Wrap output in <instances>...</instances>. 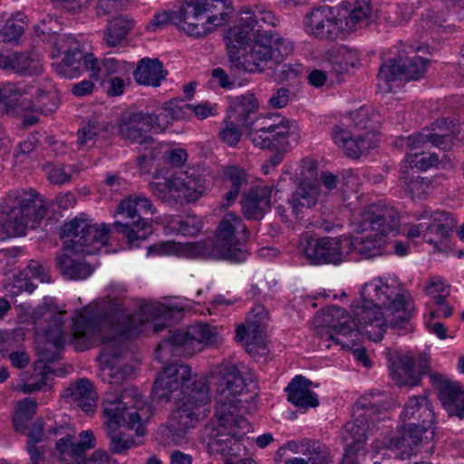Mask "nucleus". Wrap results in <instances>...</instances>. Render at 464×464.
I'll return each instance as SVG.
<instances>
[{
	"instance_id": "nucleus-1",
	"label": "nucleus",
	"mask_w": 464,
	"mask_h": 464,
	"mask_svg": "<svg viewBox=\"0 0 464 464\" xmlns=\"http://www.w3.org/2000/svg\"><path fill=\"white\" fill-rule=\"evenodd\" d=\"M414 309L412 297L401 285L375 279L365 284L361 299L353 302V317L338 305L325 306L323 315L324 323L338 334L346 336L363 331L370 340L380 342L387 326L404 328Z\"/></svg>"
},
{
	"instance_id": "nucleus-2",
	"label": "nucleus",
	"mask_w": 464,
	"mask_h": 464,
	"mask_svg": "<svg viewBox=\"0 0 464 464\" xmlns=\"http://www.w3.org/2000/svg\"><path fill=\"white\" fill-rule=\"evenodd\" d=\"M162 305L146 304L136 314L126 313L115 300H103L75 312L72 317L70 344L77 352L89 350L100 343H110L117 337L139 334L145 322L165 315Z\"/></svg>"
},
{
	"instance_id": "nucleus-3",
	"label": "nucleus",
	"mask_w": 464,
	"mask_h": 464,
	"mask_svg": "<svg viewBox=\"0 0 464 464\" xmlns=\"http://www.w3.org/2000/svg\"><path fill=\"white\" fill-rule=\"evenodd\" d=\"M217 388V422L205 428L206 449L210 455L235 456L240 450V439L250 430L249 421L237 412L236 397L246 388L237 366L225 362L218 367Z\"/></svg>"
},
{
	"instance_id": "nucleus-4",
	"label": "nucleus",
	"mask_w": 464,
	"mask_h": 464,
	"mask_svg": "<svg viewBox=\"0 0 464 464\" xmlns=\"http://www.w3.org/2000/svg\"><path fill=\"white\" fill-rule=\"evenodd\" d=\"M102 414L106 435L110 440V451L126 454L136 444L130 435L121 431V428L134 430L137 435H144V424L151 416V409L137 389H124L119 395L107 396L103 400Z\"/></svg>"
},
{
	"instance_id": "nucleus-5",
	"label": "nucleus",
	"mask_w": 464,
	"mask_h": 464,
	"mask_svg": "<svg viewBox=\"0 0 464 464\" xmlns=\"http://www.w3.org/2000/svg\"><path fill=\"white\" fill-rule=\"evenodd\" d=\"M259 102L255 93H246L229 98L227 116L233 121L239 122L247 130V137L252 143L260 149L285 150L288 145L290 130L294 121L282 119L278 123L264 120L259 122L257 113Z\"/></svg>"
},
{
	"instance_id": "nucleus-6",
	"label": "nucleus",
	"mask_w": 464,
	"mask_h": 464,
	"mask_svg": "<svg viewBox=\"0 0 464 464\" xmlns=\"http://www.w3.org/2000/svg\"><path fill=\"white\" fill-rule=\"evenodd\" d=\"M250 231L243 219L235 213H227L218 222L213 240L188 243L184 249L191 258H210L243 262L247 257L245 245Z\"/></svg>"
},
{
	"instance_id": "nucleus-7",
	"label": "nucleus",
	"mask_w": 464,
	"mask_h": 464,
	"mask_svg": "<svg viewBox=\"0 0 464 464\" xmlns=\"http://www.w3.org/2000/svg\"><path fill=\"white\" fill-rule=\"evenodd\" d=\"M402 424L398 434L385 445L382 459L391 457L389 450H402L407 455L415 454L414 449L434 437L435 414L432 404L425 396H413L406 402L401 414Z\"/></svg>"
},
{
	"instance_id": "nucleus-8",
	"label": "nucleus",
	"mask_w": 464,
	"mask_h": 464,
	"mask_svg": "<svg viewBox=\"0 0 464 464\" xmlns=\"http://www.w3.org/2000/svg\"><path fill=\"white\" fill-rule=\"evenodd\" d=\"M0 208V227L7 237L24 236L28 227L35 229L46 212L39 194L25 189L10 190Z\"/></svg>"
},
{
	"instance_id": "nucleus-9",
	"label": "nucleus",
	"mask_w": 464,
	"mask_h": 464,
	"mask_svg": "<svg viewBox=\"0 0 464 464\" xmlns=\"http://www.w3.org/2000/svg\"><path fill=\"white\" fill-rule=\"evenodd\" d=\"M397 371L405 378L404 384L418 385L424 374H429L430 381L439 390V398L449 416L464 417V392L458 382H453L439 373H430L428 357L420 354L416 360L410 355H402L397 361Z\"/></svg>"
},
{
	"instance_id": "nucleus-10",
	"label": "nucleus",
	"mask_w": 464,
	"mask_h": 464,
	"mask_svg": "<svg viewBox=\"0 0 464 464\" xmlns=\"http://www.w3.org/2000/svg\"><path fill=\"white\" fill-rule=\"evenodd\" d=\"M256 39L237 52L232 48L229 62L232 66L247 72H262L269 63H281L285 56L294 50V44L268 30L266 37Z\"/></svg>"
},
{
	"instance_id": "nucleus-11",
	"label": "nucleus",
	"mask_w": 464,
	"mask_h": 464,
	"mask_svg": "<svg viewBox=\"0 0 464 464\" xmlns=\"http://www.w3.org/2000/svg\"><path fill=\"white\" fill-rule=\"evenodd\" d=\"M383 411V405L372 402L365 397L356 401L353 407V420L348 421L343 427V440L346 447L342 464H361L359 453L363 451L368 435L375 422L381 420L380 415Z\"/></svg>"
},
{
	"instance_id": "nucleus-12",
	"label": "nucleus",
	"mask_w": 464,
	"mask_h": 464,
	"mask_svg": "<svg viewBox=\"0 0 464 464\" xmlns=\"http://www.w3.org/2000/svg\"><path fill=\"white\" fill-rule=\"evenodd\" d=\"M155 208L152 202L143 196H130L123 198L117 207L116 214L120 217L112 227L127 239L130 246L145 240L151 233L150 217Z\"/></svg>"
},
{
	"instance_id": "nucleus-13",
	"label": "nucleus",
	"mask_w": 464,
	"mask_h": 464,
	"mask_svg": "<svg viewBox=\"0 0 464 464\" xmlns=\"http://www.w3.org/2000/svg\"><path fill=\"white\" fill-rule=\"evenodd\" d=\"M218 328L208 324L198 323L187 330H169V334L158 344V358L166 356H191L200 352L203 345H216Z\"/></svg>"
},
{
	"instance_id": "nucleus-14",
	"label": "nucleus",
	"mask_w": 464,
	"mask_h": 464,
	"mask_svg": "<svg viewBox=\"0 0 464 464\" xmlns=\"http://www.w3.org/2000/svg\"><path fill=\"white\" fill-rule=\"evenodd\" d=\"M65 311L54 312L48 308H41L34 311L33 320L37 331L42 330L44 342L38 344L37 353L39 362H44L43 366V374H54L48 363H52L61 359L62 350L65 343V334L63 331V315Z\"/></svg>"
},
{
	"instance_id": "nucleus-15",
	"label": "nucleus",
	"mask_w": 464,
	"mask_h": 464,
	"mask_svg": "<svg viewBox=\"0 0 464 464\" xmlns=\"http://www.w3.org/2000/svg\"><path fill=\"white\" fill-rule=\"evenodd\" d=\"M109 232L107 225L103 224L99 227L82 213L61 226L60 238L67 250L92 254V250L85 247L92 246L94 243L105 245L109 239Z\"/></svg>"
},
{
	"instance_id": "nucleus-16",
	"label": "nucleus",
	"mask_w": 464,
	"mask_h": 464,
	"mask_svg": "<svg viewBox=\"0 0 464 464\" xmlns=\"http://www.w3.org/2000/svg\"><path fill=\"white\" fill-rule=\"evenodd\" d=\"M59 53L64 54L62 61L54 64L57 74L65 78H76L83 67L91 72L92 78H98L101 65L92 53L84 54L81 44L71 35H59L54 43Z\"/></svg>"
},
{
	"instance_id": "nucleus-17",
	"label": "nucleus",
	"mask_w": 464,
	"mask_h": 464,
	"mask_svg": "<svg viewBox=\"0 0 464 464\" xmlns=\"http://www.w3.org/2000/svg\"><path fill=\"white\" fill-rule=\"evenodd\" d=\"M298 186L288 200L292 213L297 219L304 218V211L317 204L319 198L318 163L305 158L297 174Z\"/></svg>"
},
{
	"instance_id": "nucleus-18",
	"label": "nucleus",
	"mask_w": 464,
	"mask_h": 464,
	"mask_svg": "<svg viewBox=\"0 0 464 464\" xmlns=\"http://www.w3.org/2000/svg\"><path fill=\"white\" fill-rule=\"evenodd\" d=\"M400 224L401 217L395 208L377 203L362 211L358 221L357 232L375 233L385 238L390 233H396Z\"/></svg>"
},
{
	"instance_id": "nucleus-19",
	"label": "nucleus",
	"mask_w": 464,
	"mask_h": 464,
	"mask_svg": "<svg viewBox=\"0 0 464 464\" xmlns=\"http://www.w3.org/2000/svg\"><path fill=\"white\" fill-rule=\"evenodd\" d=\"M358 61L357 53L343 44H334L321 57V88L331 86L343 81L349 67Z\"/></svg>"
},
{
	"instance_id": "nucleus-20",
	"label": "nucleus",
	"mask_w": 464,
	"mask_h": 464,
	"mask_svg": "<svg viewBox=\"0 0 464 464\" xmlns=\"http://www.w3.org/2000/svg\"><path fill=\"white\" fill-rule=\"evenodd\" d=\"M190 376L191 370L188 365L178 362L167 364L154 381L151 389L153 399L167 402L176 398L175 395L188 385Z\"/></svg>"
},
{
	"instance_id": "nucleus-21",
	"label": "nucleus",
	"mask_w": 464,
	"mask_h": 464,
	"mask_svg": "<svg viewBox=\"0 0 464 464\" xmlns=\"http://www.w3.org/2000/svg\"><path fill=\"white\" fill-rule=\"evenodd\" d=\"M429 63L428 59L417 54L411 57L400 55L380 66L378 80L386 84L397 80H418L426 72Z\"/></svg>"
},
{
	"instance_id": "nucleus-22",
	"label": "nucleus",
	"mask_w": 464,
	"mask_h": 464,
	"mask_svg": "<svg viewBox=\"0 0 464 464\" xmlns=\"http://www.w3.org/2000/svg\"><path fill=\"white\" fill-rule=\"evenodd\" d=\"M266 32L261 24H258V19L252 11H244L236 24L226 32L225 40L228 57L231 58V47L237 49V52H242L243 48L255 40L266 37Z\"/></svg>"
},
{
	"instance_id": "nucleus-23",
	"label": "nucleus",
	"mask_w": 464,
	"mask_h": 464,
	"mask_svg": "<svg viewBox=\"0 0 464 464\" xmlns=\"http://www.w3.org/2000/svg\"><path fill=\"white\" fill-rule=\"evenodd\" d=\"M456 135L455 130L440 127L438 132L427 131L401 137L395 144L399 147L408 148L415 155L420 154L418 150L421 148L436 147L442 150H448L452 147Z\"/></svg>"
},
{
	"instance_id": "nucleus-24",
	"label": "nucleus",
	"mask_w": 464,
	"mask_h": 464,
	"mask_svg": "<svg viewBox=\"0 0 464 464\" xmlns=\"http://www.w3.org/2000/svg\"><path fill=\"white\" fill-rule=\"evenodd\" d=\"M201 407L192 401L179 398L177 408L169 420V430L177 440L184 439L190 429L196 427L201 414Z\"/></svg>"
},
{
	"instance_id": "nucleus-25",
	"label": "nucleus",
	"mask_w": 464,
	"mask_h": 464,
	"mask_svg": "<svg viewBox=\"0 0 464 464\" xmlns=\"http://www.w3.org/2000/svg\"><path fill=\"white\" fill-rule=\"evenodd\" d=\"M150 130L144 111H128L121 115L119 133L122 139L140 145H150L154 142Z\"/></svg>"
},
{
	"instance_id": "nucleus-26",
	"label": "nucleus",
	"mask_w": 464,
	"mask_h": 464,
	"mask_svg": "<svg viewBox=\"0 0 464 464\" xmlns=\"http://www.w3.org/2000/svg\"><path fill=\"white\" fill-rule=\"evenodd\" d=\"M333 140L343 149L345 155L352 159L360 158L376 146L374 135L371 131L354 134L348 130L338 128L333 133Z\"/></svg>"
},
{
	"instance_id": "nucleus-27",
	"label": "nucleus",
	"mask_w": 464,
	"mask_h": 464,
	"mask_svg": "<svg viewBox=\"0 0 464 464\" xmlns=\"http://www.w3.org/2000/svg\"><path fill=\"white\" fill-rule=\"evenodd\" d=\"M273 188L256 186L244 193L241 200L244 216L250 220H261L271 207Z\"/></svg>"
},
{
	"instance_id": "nucleus-28",
	"label": "nucleus",
	"mask_w": 464,
	"mask_h": 464,
	"mask_svg": "<svg viewBox=\"0 0 464 464\" xmlns=\"http://www.w3.org/2000/svg\"><path fill=\"white\" fill-rule=\"evenodd\" d=\"M424 224L423 237L428 243L437 246L450 237L457 226V220L450 213L441 210L431 213L429 221Z\"/></svg>"
},
{
	"instance_id": "nucleus-29",
	"label": "nucleus",
	"mask_w": 464,
	"mask_h": 464,
	"mask_svg": "<svg viewBox=\"0 0 464 464\" xmlns=\"http://www.w3.org/2000/svg\"><path fill=\"white\" fill-rule=\"evenodd\" d=\"M222 181L227 191L222 198L221 208H227L236 202L241 189L248 184V175L243 168L228 165L223 168Z\"/></svg>"
},
{
	"instance_id": "nucleus-30",
	"label": "nucleus",
	"mask_w": 464,
	"mask_h": 464,
	"mask_svg": "<svg viewBox=\"0 0 464 464\" xmlns=\"http://www.w3.org/2000/svg\"><path fill=\"white\" fill-rule=\"evenodd\" d=\"M0 69L10 70L20 75H39L43 72L41 60L28 53H0Z\"/></svg>"
},
{
	"instance_id": "nucleus-31",
	"label": "nucleus",
	"mask_w": 464,
	"mask_h": 464,
	"mask_svg": "<svg viewBox=\"0 0 464 464\" xmlns=\"http://www.w3.org/2000/svg\"><path fill=\"white\" fill-rule=\"evenodd\" d=\"M312 382L303 375L294 377L285 388L287 401L294 406L307 410L319 405L314 392L310 390Z\"/></svg>"
},
{
	"instance_id": "nucleus-32",
	"label": "nucleus",
	"mask_w": 464,
	"mask_h": 464,
	"mask_svg": "<svg viewBox=\"0 0 464 464\" xmlns=\"http://www.w3.org/2000/svg\"><path fill=\"white\" fill-rule=\"evenodd\" d=\"M63 397L75 402L83 411L92 412L96 408L97 392L92 383L85 378L80 379L63 390Z\"/></svg>"
},
{
	"instance_id": "nucleus-33",
	"label": "nucleus",
	"mask_w": 464,
	"mask_h": 464,
	"mask_svg": "<svg viewBox=\"0 0 464 464\" xmlns=\"http://www.w3.org/2000/svg\"><path fill=\"white\" fill-rule=\"evenodd\" d=\"M176 186L180 192V204L197 201L205 191V179L196 170L176 173Z\"/></svg>"
},
{
	"instance_id": "nucleus-34",
	"label": "nucleus",
	"mask_w": 464,
	"mask_h": 464,
	"mask_svg": "<svg viewBox=\"0 0 464 464\" xmlns=\"http://www.w3.org/2000/svg\"><path fill=\"white\" fill-rule=\"evenodd\" d=\"M321 4V37L327 40L337 38L344 29L345 20L342 15L339 5H332L328 2L333 0H323Z\"/></svg>"
},
{
	"instance_id": "nucleus-35",
	"label": "nucleus",
	"mask_w": 464,
	"mask_h": 464,
	"mask_svg": "<svg viewBox=\"0 0 464 464\" xmlns=\"http://www.w3.org/2000/svg\"><path fill=\"white\" fill-rule=\"evenodd\" d=\"M48 434L61 436L55 443V450L59 453V457L62 460L67 463L76 464L78 459H81L82 453L77 449L76 440L69 426H54L48 430Z\"/></svg>"
},
{
	"instance_id": "nucleus-36",
	"label": "nucleus",
	"mask_w": 464,
	"mask_h": 464,
	"mask_svg": "<svg viewBox=\"0 0 464 464\" xmlns=\"http://www.w3.org/2000/svg\"><path fill=\"white\" fill-rule=\"evenodd\" d=\"M342 15L345 20V27L355 30L358 24L366 22L372 12L371 0L337 1Z\"/></svg>"
},
{
	"instance_id": "nucleus-37",
	"label": "nucleus",
	"mask_w": 464,
	"mask_h": 464,
	"mask_svg": "<svg viewBox=\"0 0 464 464\" xmlns=\"http://www.w3.org/2000/svg\"><path fill=\"white\" fill-rule=\"evenodd\" d=\"M167 72L159 59H141L133 72L135 81L139 84L158 87L166 78Z\"/></svg>"
},
{
	"instance_id": "nucleus-38",
	"label": "nucleus",
	"mask_w": 464,
	"mask_h": 464,
	"mask_svg": "<svg viewBox=\"0 0 464 464\" xmlns=\"http://www.w3.org/2000/svg\"><path fill=\"white\" fill-rule=\"evenodd\" d=\"M135 22L128 15H118L109 21L104 30V39L109 46L120 45L133 28Z\"/></svg>"
},
{
	"instance_id": "nucleus-39",
	"label": "nucleus",
	"mask_w": 464,
	"mask_h": 464,
	"mask_svg": "<svg viewBox=\"0 0 464 464\" xmlns=\"http://www.w3.org/2000/svg\"><path fill=\"white\" fill-rule=\"evenodd\" d=\"M23 93H28V92L25 89L22 90L20 85L9 83L0 87V103H4L6 106L8 112L15 114L27 111H37L38 108L33 102L28 101L26 104H24V102H21L16 98L17 95H22Z\"/></svg>"
},
{
	"instance_id": "nucleus-40",
	"label": "nucleus",
	"mask_w": 464,
	"mask_h": 464,
	"mask_svg": "<svg viewBox=\"0 0 464 464\" xmlns=\"http://www.w3.org/2000/svg\"><path fill=\"white\" fill-rule=\"evenodd\" d=\"M56 266L63 276L72 280L85 279L93 271L85 261L74 259L66 254L56 257Z\"/></svg>"
},
{
	"instance_id": "nucleus-41",
	"label": "nucleus",
	"mask_w": 464,
	"mask_h": 464,
	"mask_svg": "<svg viewBox=\"0 0 464 464\" xmlns=\"http://www.w3.org/2000/svg\"><path fill=\"white\" fill-rule=\"evenodd\" d=\"M187 384L181 392L177 394L178 397L182 395L180 398L192 401L199 406H205L209 402V387L205 377L191 375Z\"/></svg>"
},
{
	"instance_id": "nucleus-42",
	"label": "nucleus",
	"mask_w": 464,
	"mask_h": 464,
	"mask_svg": "<svg viewBox=\"0 0 464 464\" xmlns=\"http://www.w3.org/2000/svg\"><path fill=\"white\" fill-rule=\"evenodd\" d=\"M299 252L310 265H319V233L314 223L306 226L301 234Z\"/></svg>"
},
{
	"instance_id": "nucleus-43",
	"label": "nucleus",
	"mask_w": 464,
	"mask_h": 464,
	"mask_svg": "<svg viewBox=\"0 0 464 464\" xmlns=\"http://www.w3.org/2000/svg\"><path fill=\"white\" fill-rule=\"evenodd\" d=\"M385 243L384 237L370 232L366 236L354 237L351 241L353 248L365 258L382 255Z\"/></svg>"
},
{
	"instance_id": "nucleus-44",
	"label": "nucleus",
	"mask_w": 464,
	"mask_h": 464,
	"mask_svg": "<svg viewBox=\"0 0 464 464\" xmlns=\"http://www.w3.org/2000/svg\"><path fill=\"white\" fill-rule=\"evenodd\" d=\"M205 22L213 31L227 22L232 5L229 0H207L205 1Z\"/></svg>"
},
{
	"instance_id": "nucleus-45",
	"label": "nucleus",
	"mask_w": 464,
	"mask_h": 464,
	"mask_svg": "<svg viewBox=\"0 0 464 464\" xmlns=\"http://www.w3.org/2000/svg\"><path fill=\"white\" fill-rule=\"evenodd\" d=\"M150 191L162 202L174 206L180 204V192L176 186V176L162 181L150 182L149 184Z\"/></svg>"
},
{
	"instance_id": "nucleus-46",
	"label": "nucleus",
	"mask_w": 464,
	"mask_h": 464,
	"mask_svg": "<svg viewBox=\"0 0 464 464\" xmlns=\"http://www.w3.org/2000/svg\"><path fill=\"white\" fill-rule=\"evenodd\" d=\"M342 239L338 237H321V263L338 264L343 260Z\"/></svg>"
},
{
	"instance_id": "nucleus-47",
	"label": "nucleus",
	"mask_w": 464,
	"mask_h": 464,
	"mask_svg": "<svg viewBox=\"0 0 464 464\" xmlns=\"http://www.w3.org/2000/svg\"><path fill=\"white\" fill-rule=\"evenodd\" d=\"M36 403L30 400H24L18 402L13 417L14 430L18 432H24L36 412Z\"/></svg>"
},
{
	"instance_id": "nucleus-48",
	"label": "nucleus",
	"mask_w": 464,
	"mask_h": 464,
	"mask_svg": "<svg viewBox=\"0 0 464 464\" xmlns=\"http://www.w3.org/2000/svg\"><path fill=\"white\" fill-rule=\"evenodd\" d=\"M24 18L25 15L17 13L5 22L1 29L3 42H14L20 38L26 25Z\"/></svg>"
},
{
	"instance_id": "nucleus-49",
	"label": "nucleus",
	"mask_w": 464,
	"mask_h": 464,
	"mask_svg": "<svg viewBox=\"0 0 464 464\" xmlns=\"http://www.w3.org/2000/svg\"><path fill=\"white\" fill-rule=\"evenodd\" d=\"M148 128L156 133H161L174 121L170 111L166 109V102L156 112H145Z\"/></svg>"
},
{
	"instance_id": "nucleus-50",
	"label": "nucleus",
	"mask_w": 464,
	"mask_h": 464,
	"mask_svg": "<svg viewBox=\"0 0 464 464\" xmlns=\"http://www.w3.org/2000/svg\"><path fill=\"white\" fill-rule=\"evenodd\" d=\"M243 125L239 122L233 121L229 116H227L223 121V127L219 131L220 140L231 147L238 144L243 135Z\"/></svg>"
},
{
	"instance_id": "nucleus-51",
	"label": "nucleus",
	"mask_w": 464,
	"mask_h": 464,
	"mask_svg": "<svg viewBox=\"0 0 464 464\" xmlns=\"http://www.w3.org/2000/svg\"><path fill=\"white\" fill-rule=\"evenodd\" d=\"M99 135V129L95 120H89L77 131V146L78 150L90 149L93 147Z\"/></svg>"
},
{
	"instance_id": "nucleus-52",
	"label": "nucleus",
	"mask_w": 464,
	"mask_h": 464,
	"mask_svg": "<svg viewBox=\"0 0 464 464\" xmlns=\"http://www.w3.org/2000/svg\"><path fill=\"white\" fill-rule=\"evenodd\" d=\"M340 176L331 171H321V195L325 197L341 198L342 188L340 185Z\"/></svg>"
},
{
	"instance_id": "nucleus-53",
	"label": "nucleus",
	"mask_w": 464,
	"mask_h": 464,
	"mask_svg": "<svg viewBox=\"0 0 464 464\" xmlns=\"http://www.w3.org/2000/svg\"><path fill=\"white\" fill-rule=\"evenodd\" d=\"M428 149L429 148L419 149L418 151L420 154L415 155L414 153H411L408 148H406L407 160L409 161L410 165L414 164L418 169L426 170L438 163L439 157L436 153H430L429 156L425 155L424 150Z\"/></svg>"
},
{
	"instance_id": "nucleus-54",
	"label": "nucleus",
	"mask_w": 464,
	"mask_h": 464,
	"mask_svg": "<svg viewBox=\"0 0 464 464\" xmlns=\"http://www.w3.org/2000/svg\"><path fill=\"white\" fill-rule=\"evenodd\" d=\"M203 228L202 220L195 215L188 216L178 222L177 230L184 236H197Z\"/></svg>"
},
{
	"instance_id": "nucleus-55",
	"label": "nucleus",
	"mask_w": 464,
	"mask_h": 464,
	"mask_svg": "<svg viewBox=\"0 0 464 464\" xmlns=\"http://www.w3.org/2000/svg\"><path fill=\"white\" fill-rule=\"evenodd\" d=\"M169 24L179 26L177 11H162L153 15L151 21L147 24V29L155 31L158 28H163Z\"/></svg>"
},
{
	"instance_id": "nucleus-56",
	"label": "nucleus",
	"mask_w": 464,
	"mask_h": 464,
	"mask_svg": "<svg viewBox=\"0 0 464 464\" xmlns=\"http://www.w3.org/2000/svg\"><path fill=\"white\" fill-rule=\"evenodd\" d=\"M425 292L428 295L434 298L435 304H441L450 294L449 285H445L441 278H434L431 283L426 286Z\"/></svg>"
},
{
	"instance_id": "nucleus-57",
	"label": "nucleus",
	"mask_w": 464,
	"mask_h": 464,
	"mask_svg": "<svg viewBox=\"0 0 464 464\" xmlns=\"http://www.w3.org/2000/svg\"><path fill=\"white\" fill-rule=\"evenodd\" d=\"M166 109L170 111L174 121L186 119L192 113V104L183 100H170L166 102Z\"/></svg>"
},
{
	"instance_id": "nucleus-58",
	"label": "nucleus",
	"mask_w": 464,
	"mask_h": 464,
	"mask_svg": "<svg viewBox=\"0 0 464 464\" xmlns=\"http://www.w3.org/2000/svg\"><path fill=\"white\" fill-rule=\"evenodd\" d=\"M26 276L37 278L42 283H49L51 281L49 275V267L38 261L31 260L25 268Z\"/></svg>"
},
{
	"instance_id": "nucleus-59",
	"label": "nucleus",
	"mask_w": 464,
	"mask_h": 464,
	"mask_svg": "<svg viewBox=\"0 0 464 464\" xmlns=\"http://www.w3.org/2000/svg\"><path fill=\"white\" fill-rule=\"evenodd\" d=\"M353 128L359 130H365L372 126V118L368 108L361 107L359 110L350 113Z\"/></svg>"
},
{
	"instance_id": "nucleus-60",
	"label": "nucleus",
	"mask_w": 464,
	"mask_h": 464,
	"mask_svg": "<svg viewBox=\"0 0 464 464\" xmlns=\"http://www.w3.org/2000/svg\"><path fill=\"white\" fill-rule=\"evenodd\" d=\"M61 29V24L58 20L56 18H53L51 15H46L34 26V31L39 36L41 34H58Z\"/></svg>"
},
{
	"instance_id": "nucleus-61",
	"label": "nucleus",
	"mask_w": 464,
	"mask_h": 464,
	"mask_svg": "<svg viewBox=\"0 0 464 464\" xmlns=\"http://www.w3.org/2000/svg\"><path fill=\"white\" fill-rule=\"evenodd\" d=\"M47 177L51 183L57 185L68 183L72 179L71 175L65 171L63 164L48 167Z\"/></svg>"
},
{
	"instance_id": "nucleus-62",
	"label": "nucleus",
	"mask_w": 464,
	"mask_h": 464,
	"mask_svg": "<svg viewBox=\"0 0 464 464\" xmlns=\"http://www.w3.org/2000/svg\"><path fill=\"white\" fill-rule=\"evenodd\" d=\"M246 324L252 334V341L247 344V349L250 352V346L257 343L262 338V334L266 327V322L248 315L246 318Z\"/></svg>"
},
{
	"instance_id": "nucleus-63",
	"label": "nucleus",
	"mask_w": 464,
	"mask_h": 464,
	"mask_svg": "<svg viewBox=\"0 0 464 464\" xmlns=\"http://www.w3.org/2000/svg\"><path fill=\"white\" fill-rule=\"evenodd\" d=\"M76 464H117V461L108 452L97 450L92 452L90 458L82 455L81 459H78Z\"/></svg>"
},
{
	"instance_id": "nucleus-64",
	"label": "nucleus",
	"mask_w": 464,
	"mask_h": 464,
	"mask_svg": "<svg viewBox=\"0 0 464 464\" xmlns=\"http://www.w3.org/2000/svg\"><path fill=\"white\" fill-rule=\"evenodd\" d=\"M306 72L307 70L301 63H285L278 76L280 81H293Z\"/></svg>"
}]
</instances>
